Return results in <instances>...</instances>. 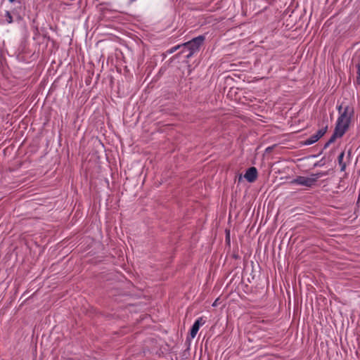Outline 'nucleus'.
Here are the masks:
<instances>
[{"mask_svg":"<svg viewBox=\"0 0 360 360\" xmlns=\"http://www.w3.org/2000/svg\"><path fill=\"white\" fill-rule=\"evenodd\" d=\"M182 48V50H181V53H186L185 56L188 53V49H184V47H181Z\"/></svg>","mask_w":360,"mask_h":360,"instance_id":"nucleus-12","label":"nucleus"},{"mask_svg":"<svg viewBox=\"0 0 360 360\" xmlns=\"http://www.w3.org/2000/svg\"><path fill=\"white\" fill-rule=\"evenodd\" d=\"M342 108V105L338 106V110L340 112Z\"/></svg>","mask_w":360,"mask_h":360,"instance_id":"nucleus-14","label":"nucleus"},{"mask_svg":"<svg viewBox=\"0 0 360 360\" xmlns=\"http://www.w3.org/2000/svg\"><path fill=\"white\" fill-rule=\"evenodd\" d=\"M245 179L250 183L254 182L257 177V170L255 167H250L244 175Z\"/></svg>","mask_w":360,"mask_h":360,"instance_id":"nucleus-5","label":"nucleus"},{"mask_svg":"<svg viewBox=\"0 0 360 360\" xmlns=\"http://www.w3.org/2000/svg\"><path fill=\"white\" fill-rule=\"evenodd\" d=\"M328 129V126L326 125L325 127H322L321 129H319L316 134H314V136H316V138L319 140L326 132Z\"/></svg>","mask_w":360,"mask_h":360,"instance_id":"nucleus-6","label":"nucleus"},{"mask_svg":"<svg viewBox=\"0 0 360 360\" xmlns=\"http://www.w3.org/2000/svg\"><path fill=\"white\" fill-rule=\"evenodd\" d=\"M11 2H13L15 0H9Z\"/></svg>","mask_w":360,"mask_h":360,"instance_id":"nucleus-15","label":"nucleus"},{"mask_svg":"<svg viewBox=\"0 0 360 360\" xmlns=\"http://www.w3.org/2000/svg\"><path fill=\"white\" fill-rule=\"evenodd\" d=\"M319 177L320 175L319 174H311L307 176H299L292 181V184L306 187H311L315 184Z\"/></svg>","mask_w":360,"mask_h":360,"instance_id":"nucleus-3","label":"nucleus"},{"mask_svg":"<svg viewBox=\"0 0 360 360\" xmlns=\"http://www.w3.org/2000/svg\"><path fill=\"white\" fill-rule=\"evenodd\" d=\"M217 302H218V299H217L213 303H212V307H217Z\"/></svg>","mask_w":360,"mask_h":360,"instance_id":"nucleus-13","label":"nucleus"},{"mask_svg":"<svg viewBox=\"0 0 360 360\" xmlns=\"http://www.w3.org/2000/svg\"><path fill=\"white\" fill-rule=\"evenodd\" d=\"M354 115V109L352 107L346 106L342 112H340V115L338 117L335 125V130H336V134L339 136H343L347 129L349 128L351 122L352 117Z\"/></svg>","mask_w":360,"mask_h":360,"instance_id":"nucleus-1","label":"nucleus"},{"mask_svg":"<svg viewBox=\"0 0 360 360\" xmlns=\"http://www.w3.org/2000/svg\"><path fill=\"white\" fill-rule=\"evenodd\" d=\"M345 153L342 152L338 156V163L341 167V171H344L346 168V164L343 162Z\"/></svg>","mask_w":360,"mask_h":360,"instance_id":"nucleus-8","label":"nucleus"},{"mask_svg":"<svg viewBox=\"0 0 360 360\" xmlns=\"http://www.w3.org/2000/svg\"><path fill=\"white\" fill-rule=\"evenodd\" d=\"M182 47L181 45H177V46H173L172 47L169 51L168 52L169 53H172L174 52H175L176 50H178L179 48Z\"/></svg>","mask_w":360,"mask_h":360,"instance_id":"nucleus-11","label":"nucleus"},{"mask_svg":"<svg viewBox=\"0 0 360 360\" xmlns=\"http://www.w3.org/2000/svg\"><path fill=\"white\" fill-rule=\"evenodd\" d=\"M342 136H339V135H337L336 134V130L334 131V133L333 134V136L330 137V139H329V141L327 142V143L326 144V147L328 146L330 143H332L337 138H340L342 137Z\"/></svg>","mask_w":360,"mask_h":360,"instance_id":"nucleus-9","label":"nucleus"},{"mask_svg":"<svg viewBox=\"0 0 360 360\" xmlns=\"http://www.w3.org/2000/svg\"><path fill=\"white\" fill-rule=\"evenodd\" d=\"M5 16H6V20L7 21L8 23H11L13 22L12 16L8 11L6 12Z\"/></svg>","mask_w":360,"mask_h":360,"instance_id":"nucleus-10","label":"nucleus"},{"mask_svg":"<svg viewBox=\"0 0 360 360\" xmlns=\"http://www.w3.org/2000/svg\"><path fill=\"white\" fill-rule=\"evenodd\" d=\"M205 41V37L202 35H200L197 37L193 38L189 41L181 44L182 47L184 49L188 50V53H187L185 57L186 58H190L195 53L199 51L200 46Z\"/></svg>","mask_w":360,"mask_h":360,"instance_id":"nucleus-2","label":"nucleus"},{"mask_svg":"<svg viewBox=\"0 0 360 360\" xmlns=\"http://www.w3.org/2000/svg\"><path fill=\"white\" fill-rule=\"evenodd\" d=\"M318 141L319 139L316 138V136H314V134H313L304 141V145L309 146L316 143Z\"/></svg>","mask_w":360,"mask_h":360,"instance_id":"nucleus-7","label":"nucleus"},{"mask_svg":"<svg viewBox=\"0 0 360 360\" xmlns=\"http://www.w3.org/2000/svg\"><path fill=\"white\" fill-rule=\"evenodd\" d=\"M205 322L206 321L203 319V317H200L195 320L190 331V335L192 338H194L196 336V334L198 333L200 327L203 326L205 323Z\"/></svg>","mask_w":360,"mask_h":360,"instance_id":"nucleus-4","label":"nucleus"}]
</instances>
